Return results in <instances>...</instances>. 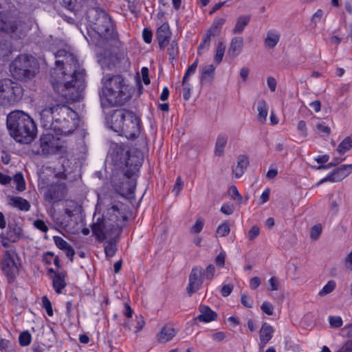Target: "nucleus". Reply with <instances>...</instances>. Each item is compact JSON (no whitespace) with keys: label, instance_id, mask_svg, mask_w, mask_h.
Returning <instances> with one entry per match:
<instances>
[{"label":"nucleus","instance_id":"1","mask_svg":"<svg viewBox=\"0 0 352 352\" xmlns=\"http://www.w3.org/2000/svg\"><path fill=\"white\" fill-rule=\"evenodd\" d=\"M55 58L65 57L66 63L71 65L72 72L67 74L63 71L64 60H56V68L50 72V83L54 90L67 102L79 101L85 89V70L80 69L76 57L65 50H59L54 54Z\"/></svg>","mask_w":352,"mask_h":352},{"label":"nucleus","instance_id":"10","mask_svg":"<svg viewBox=\"0 0 352 352\" xmlns=\"http://www.w3.org/2000/svg\"><path fill=\"white\" fill-rule=\"evenodd\" d=\"M24 89L21 85L8 78L0 80V104L14 106L21 100Z\"/></svg>","mask_w":352,"mask_h":352},{"label":"nucleus","instance_id":"54","mask_svg":"<svg viewBox=\"0 0 352 352\" xmlns=\"http://www.w3.org/2000/svg\"><path fill=\"white\" fill-rule=\"evenodd\" d=\"M34 226L41 230L43 232H47L48 231V227L44 222V221L41 219H36L33 223Z\"/></svg>","mask_w":352,"mask_h":352},{"label":"nucleus","instance_id":"8","mask_svg":"<svg viewBox=\"0 0 352 352\" xmlns=\"http://www.w3.org/2000/svg\"><path fill=\"white\" fill-rule=\"evenodd\" d=\"M67 142L52 133H43L39 138V142L35 143L32 151L36 155L48 157L55 155H62L66 153Z\"/></svg>","mask_w":352,"mask_h":352},{"label":"nucleus","instance_id":"3","mask_svg":"<svg viewBox=\"0 0 352 352\" xmlns=\"http://www.w3.org/2000/svg\"><path fill=\"white\" fill-rule=\"evenodd\" d=\"M110 156L114 166L122 169L124 179H126V182L121 183L120 193L128 195L133 194L136 186V179L132 177L139 171L143 158L131 155L125 149L124 145L117 143L112 144Z\"/></svg>","mask_w":352,"mask_h":352},{"label":"nucleus","instance_id":"16","mask_svg":"<svg viewBox=\"0 0 352 352\" xmlns=\"http://www.w3.org/2000/svg\"><path fill=\"white\" fill-rule=\"evenodd\" d=\"M172 33L168 22L164 23L157 30L156 39L157 40L160 49L164 50L168 44Z\"/></svg>","mask_w":352,"mask_h":352},{"label":"nucleus","instance_id":"45","mask_svg":"<svg viewBox=\"0 0 352 352\" xmlns=\"http://www.w3.org/2000/svg\"><path fill=\"white\" fill-rule=\"evenodd\" d=\"M241 302L244 307L252 308L254 301L253 299L250 296H248L247 293H243L241 294Z\"/></svg>","mask_w":352,"mask_h":352},{"label":"nucleus","instance_id":"4","mask_svg":"<svg viewBox=\"0 0 352 352\" xmlns=\"http://www.w3.org/2000/svg\"><path fill=\"white\" fill-rule=\"evenodd\" d=\"M105 122L109 128L128 140L136 139L141 133L140 117L125 108L109 111L105 116Z\"/></svg>","mask_w":352,"mask_h":352},{"label":"nucleus","instance_id":"34","mask_svg":"<svg viewBox=\"0 0 352 352\" xmlns=\"http://www.w3.org/2000/svg\"><path fill=\"white\" fill-rule=\"evenodd\" d=\"M118 239H116V237H111L107 242V245L104 247V253L107 257H112L115 255L116 251L118 250V247L116 245Z\"/></svg>","mask_w":352,"mask_h":352},{"label":"nucleus","instance_id":"39","mask_svg":"<svg viewBox=\"0 0 352 352\" xmlns=\"http://www.w3.org/2000/svg\"><path fill=\"white\" fill-rule=\"evenodd\" d=\"M13 180L16 184V188L18 191L23 192L25 190V181L21 172L16 173L13 177Z\"/></svg>","mask_w":352,"mask_h":352},{"label":"nucleus","instance_id":"40","mask_svg":"<svg viewBox=\"0 0 352 352\" xmlns=\"http://www.w3.org/2000/svg\"><path fill=\"white\" fill-rule=\"evenodd\" d=\"M336 283L334 280H331L327 282V283L322 287V289L319 292L318 295L320 296H324L330 293H331L336 288Z\"/></svg>","mask_w":352,"mask_h":352},{"label":"nucleus","instance_id":"52","mask_svg":"<svg viewBox=\"0 0 352 352\" xmlns=\"http://www.w3.org/2000/svg\"><path fill=\"white\" fill-rule=\"evenodd\" d=\"M330 207L331 210L333 211L334 214H336L339 210V204L341 201V199L338 197V199H333V197H330Z\"/></svg>","mask_w":352,"mask_h":352},{"label":"nucleus","instance_id":"56","mask_svg":"<svg viewBox=\"0 0 352 352\" xmlns=\"http://www.w3.org/2000/svg\"><path fill=\"white\" fill-rule=\"evenodd\" d=\"M229 192L233 199H237L239 204L242 202L243 197L235 186H232L229 189Z\"/></svg>","mask_w":352,"mask_h":352},{"label":"nucleus","instance_id":"50","mask_svg":"<svg viewBox=\"0 0 352 352\" xmlns=\"http://www.w3.org/2000/svg\"><path fill=\"white\" fill-rule=\"evenodd\" d=\"M322 232V226L320 224H316L311 228V238L314 240L318 239Z\"/></svg>","mask_w":352,"mask_h":352},{"label":"nucleus","instance_id":"46","mask_svg":"<svg viewBox=\"0 0 352 352\" xmlns=\"http://www.w3.org/2000/svg\"><path fill=\"white\" fill-rule=\"evenodd\" d=\"M54 241L56 245L61 250H64L69 245V243L59 236H54Z\"/></svg>","mask_w":352,"mask_h":352},{"label":"nucleus","instance_id":"17","mask_svg":"<svg viewBox=\"0 0 352 352\" xmlns=\"http://www.w3.org/2000/svg\"><path fill=\"white\" fill-rule=\"evenodd\" d=\"M122 204L118 203L112 205L111 207L107 209L109 221L118 223L120 219H122L123 221H126L127 219V217L122 212Z\"/></svg>","mask_w":352,"mask_h":352},{"label":"nucleus","instance_id":"63","mask_svg":"<svg viewBox=\"0 0 352 352\" xmlns=\"http://www.w3.org/2000/svg\"><path fill=\"white\" fill-rule=\"evenodd\" d=\"M316 128L320 133H324L327 136H328L330 134V128L326 126L323 122L318 123L316 125Z\"/></svg>","mask_w":352,"mask_h":352},{"label":"nucleus","instance_id":"32","mask_svg":"<svg viewBox=\"0 0 352 352\" xmlns=\"http://www.w3.org/2000/svg\"><path fill=\"white\" fill-rule=\"evenodd\" d=\"M228 142V137L224 134H219L215 143L214 153L217 156H221L224 152V148Z\"/></svg>","mask_w":352,"mask_h":352},{"label":"nucleus","instance_id":"29","mask_svg":"<svg viewBox=\"0 0 352 352\" xmlns=\"http://www.w3.org/2000/svg\"><path fill=\"white\" fill-rule=\"evenodd\" d=\"M280 34L276 30H270L267 33L264 44L266 47L273 49L279 42Z\"/></svg>","mask_w":352,"mask_h":352},{"label":"nucleus","instance_id":"61","mask_svg":"<svg viewBox=\"0 0 352 352\" xmlns=\"http://www.w3.org/2000/svg\"><path fill=\"white\" fill-rule=\"evenodd\" d=\"M234 206L230 204H224L221 207V212L225 214H232L234 212Z\"/></svg>","mask_w":352,"mask_h":352},{"label":"nucleus","instance_id":"15","mask_svg":"<svg viewBox=\"0 0 352 352\" xmlns=\"http://www.w3.org/2000/svg\"><path fill=\"white\" fill-rule=\"evenodd\" d=\"M22 229L16 224H8L6 234H0V241L4 248L10 247V243L16 242L21 236Z\"/></svg>","mask_w":352,"mask_h":352},{"label":"nucleus","instance_id":"55","mask_svg":"<svg viewBox=\"0 0 352 352\" xmlns=\"http://www.w3.org/2000/svg\"><path fill=\"white\" fill-rule=\"evenodd\" d=\"M184 186V182L180 176H178L176 179L175 184L173 188V192L175 193L176 195H179L181 190H182Z\"/></svg>","mask_w":352,"mask_h":352},{"label":"nucleus","instance_id":"35","mask_svg":"<svg viewBox=\"0 0 352 352\" xmlns=\"http://www.w3.org/2000/svg\"><path fill=\"white\" fill-rule=\"evenodd\" d=\"M17 25L8 21L6 19L3 18L0 16V30L5 32H14L16 30Z\"/></svg>","mask_w":352,"mask_h":352},{"label":"nucleus","instance_id":"14","mask_svg":"<svg viewBox=\"0 0 352 352\" xmlns=\"http://www.w3.org/2000/svg\"><path fill=\"white\" fill-rule=\"evenodd\" d=\"M351 173H352V164L341 165L339 167L333 169V170L329 173L325 177L320 179L317 183V185L322 184L325 182H340L346 177H347Z\"/></svg>","mask_w":352,"mask_h":352},{"label":"nucleus","instance_id":"12","mask_svg":"<svg viewBox=\"0 0 352 352\" xmlns=\"http://www.w3.org/2000/svg\"><path fill=\"white\" fill-rule=\"evenodd\" d=\"M67 186L64 183H53L50 185L44 192V199L53 204L61 201L67 194Z\"/></svg>","mask_w":352,"mask_h":352},{"label":"nucleus","instance_id":"33","mask_svg":"<svg viewBox=\"0 0 352 352\" xmlns=\"http://www.w3.org/2000/svg\"><path fill=\"white\" fill-rule=\"evenodd\" d=\"M258 119L261 122L266 120V118L268 113V106L265 100L261 99L258 100L257 104Z\"/></svg>","mask_w":352,"mask_h":352},{"label":"nucleus","instance_id":"11","mask_svg":"<svg viewBox=\"0 0 352 352\" xmlns=\"http://www.w3.org/2000/svg\"><path fill=\"white\" fill-rule=\"evenodd\" d=\"M14 256H16L14 250H8L4 252L1 261V270L10 284L13 283L19 275V265L14 261Z\"/></svg>","mask_w":352,"mask_h":352},{"label":"nucleus","instance_id":"26","mask_svg":"<svg viewBox=\"0 0 352 352\" xmlns=\"http://www.w3.org/2000/svg\"><path fill=\"white\" fill-rule=\"evenodd\" d=\"M60 5L67 10L72 12L74 14L78 12L84 6L87 0H59Z\"/></svg>","mask_w":352,"mask_h":352},{"label":"nucleus","instance_id":"53","mask_svg":"<svg viewBox=\"0 0 352 352\" xmlns=\"http://www.w3.org/2000/svg\"><path fill=\"white\" fill-rule=\"evenodd\" d=\"M260 234V228L257 226H252L248 232V239L254 241Z\"/></svg>","mask_w":352,"mask_h":352},{"label":"nucleus","instance_id":"5","mask_svg":"<svg viewBox=\"0 0 352 352\" xmlns=\"http://www.w3.org/2000/svg\"><path fill=\"white\" fill-rule=\"evenodd\" d=\"M102 80L103 86L99 96L102 109L122 106L131 99L129 87L122 75H107Z\"/></svg>","mask_w":352,"mask_h":352},{"label":"nucleus","instance_id":"2","mask_svg":"<svg viewBox=\"0 0 352 352\" xmlns=\"http://www.w3.org/2000/svg\"><path fill=\"white\" fill-rule=\"evenodd\" d=\"M41 126L57 134L67 135L78 126V114L67 104H56L40 113Z\"/></svg>","mask_w":352,"mask_h":352},{"label":"nucleus","instance_id":"21","mask_svg":"<svg viewBox=\"0 0 352 352\" xmlns=\"http://www.w3.org/2000/svg\"><path fill=\"white\" fill-rule=\"evenodd\" d=\"M243 47V38L241 36H236L232 38L228 49V56L232 58H236L242 52Z\"/></svg>","mask_w":352,"mask_h":352},{"label":"nucleus","instance_id":"43","mask_svg":"<svg viewBox=\"0 0 352 352\" xmlns=\"http://www.w3.org/2000/svg\"><path fill=\"white\" fill-rule=\"evenodd\" d=\"M230 232V225L227 221L221 223L217 229V234H219L221 236L228 235Z\"/></svg>","mask_w":352,"mask_h":352},{"label":"nucleus","instance_id":"42","mask_svg":"<svg viewBox=\"0 0 352 352\" xmlns=\"http://www.w3.org/2000/svg\"><path fill=\"white\" fill-rule=\"evenodd\" d=\"M32 336L28 331H23L19 336V342L21 346H28L31 343Z\"/></svg>","mask_w":352,"mask_h":352},{"label":"nucleus","instance_id":"62","mask_svg":"<svg viewBox=\"0 0 352 352\" xmlns=\"http://www.w3.org/2000/svg\"><path fill=\"white\" fill-rule=\"evenodd\" d=\"M142 37L146 43H151L152 41L153 33L152 31L148 28H144L142 32Z\"/></svg>","mask_w":352,"mask_h":352},{"label":"nucleus","instance_id":"27","mask_svg":"<svg viewBox=\"0 0 352 352\" xmlns=\"http://www.w3.org/2000/svg\"><path fill=\"white\" fill-rule=\"evenodd\" d=\"M177 334V331L170 325H164L158 334L160 342H167L171 340Z\"/></svg>","mask_w":352,"mask_h":352},{"label":"nucleus","instance_id":"20","mask_svg":"<svg viewBox=\"0 0 352 352\" xmlns=\"http://www.w3.org/2000/svg\"><path fill=\"white\" fill-rule=\"evenodd\" d=\"M105 225V220L98 218L97 221L94 222L91 226L92 232L96 236L98 242H103L107 239V236L104 233Z\"/></svg>","mask_w":352,"mask_h":352},{"label":"nucleus","instance_id":"44","mask_svg":"<svg viewBox=\"0 0 352 352\" xmlns=\"http://www.w3.org/2000/svg\"><path fill=\"white\" fill-rule=\"evenodd\" d=\"M41 300H42L43 307L45 309L47 314L49 316H53V309H52V303H51L50 300H49V298L47 297V296H44L42 297Z\"/></svg>","mask_w":352,"mask_h":352},{"label":"nucleus","instance_id":"64","mask_svg":"<svg viewBox=\"0 0 352 352\" xmlns=\"http://www.w3.org/2000/svg\"><path fill=\"white\" fill-rule=\"evenodd\" d=\"M336 352H352V339L348 340L338 351Z\"/></svg>","mask_w":352,"mask_h":352},{"label":"nucleus","instance_id":"31","mask_svg":"<svg viewBox=\"0 0 352 352\" xmlns=\"http://www.w3.org/2000/svg\"><path fill=\"white\" fill-rule=\"evenodd\" d=\"M250 15H242L237 18L236 23L234 28L232 30L233 34L241 33L245 27L249 23L250 21Z\"/></svg>","mask_w":352,"mask_h":352},{"label":"nucleus","instance_id":"28","mask_svg":"<svg viewBox=\"0 0 352 352\" xmlns=\"http://www.w3.org/2000/svg\"><path fill=\"white\" fill-rule=\"evenodd\" d=\"M215 67L213 65L205 66L201 71L200 76L201 84L209 83L210 84L214 76Z\"/></svg>","mask_w":352,"mask_h":352},{"label":"nucleus","instance_id":"59","mask_svg":"<svg viewBox=\"0 0 352 352\" xmlns=\"http://www.w3.org/2000/svg\"><path fill=\"white\" fill-rule=\"evenodd\" d=\"M136 326L135 327V333L140 331L145 324V321L142 316H136Z\"/></svg>","mask_w":352,"mask_h":352},{"label":"nucleus","instance_id":"9","mask_svg":"<svg viewBox=\"0 0 352 352\" xmlns=\"http://www.w3.org/2000/svg\"><path fill=\"white\" fill-rule=\"evenodd\" d=\"M10 68L14 78L24 81L33 78L38 71L37 60L28 54L16 56L12 61Z\"/></svg>","mask_w":352,"mask_h":352},{"label":"nucleus","instance_id":"6","mask_svg":"<svg viewBox=\"0 0 352 352\" xmlns=\"http://www.w3.org/2000/svg\"><path fill=\"white\" fill-rule=\"evenodd\" d=\"M6 125L10 135L17 142L30 144L36 137L37 126L35 122L23 111L14 110L8 113Z\"/></svg>","mask_w":352,"mask_h":352},{"label":"nucleus","instance_id":"58","mask_svg":"<svg viewBox=\"0 0 352 352\" xmlns=\"http://www.w3.org/2000/svg\"><path fill=\"white\" fill-rule=\"evenodd\" d=\"M204 226V220L199 218L196 220L195 223L192 228V232L194 233H199L201 232Z\"/></svg>","mask_w":352,"mask_h":352},{"label":"nucleus","instance_id":"37","mask_svg":"<svg viewBox=\"0 0 352 352\" xmlns=\"http://www.w3.org/2000/svg\"><path fill=\"white\" fill-rule=\"evenodd\" d=\"M225 50L226 45L224 42L219 41L216 47L215 54L214 56V60L217 64L221 63L225 54Z\"/></svg>","mask_w":352,"mask_h":352},{"label":"nucleus","instance_id":"25","mask_svg":"<svg viewBox=\"0 0 352 352\" xmlns=\"http://www.w3.org/2000/svg\"><path fill=\"white\" fill-rule=\"evenodd\" d=\"M249 164V160L246 155H240L238 157L237 166L232 168V172L236 178L241 177L245 173Z\"/></svg>","mask_w":352,"mask_h":352},{"label":"nucleus","instance_id":"13","mask_svg":"<svg viewBox=\"0 0 352 352\" xmlns=\"http://www.w3.org/2000/svg\"><path fill=\"white\" fill-rule=\"evenodd\" d=\"M204 273V269L201 267L195 266L192 267L189 275V283L186 287L190 296L200 289L203 284Z\"/></svg>","mask_w":352,"mask_h":352},{"label":"nucleus","instance_id":"24","mask_svg":"<svg viewBox=\"0 0 352 352\" xmlns=\"http://www.w3.org/2000/svg\"><path fill=\"white\" fill-rule=\"evenodd\" d=\"M121 232L122 228L119 226V223L106 221L104 233L107 238L116 237V239H119Z\"/></svg>","mask_w":352,"mask_h":352},{"label":"nucleus","instance_id":"18","mask_svg":"<svg viewBox=\"0 0 352 352\" xmlns=\"http://www.w3.org/2000/svg\"><path fill=\"white\" fill-rule=\"evenodd\" d=\"M199 311L200 315L195 318V320L208 323L217 319V314L207 305H201L199 307Z\"/></svg>","mask_w":352,"mask_h":352},{"label":"nucleus","instance_id":"30","mask_svg":"<svg viewBox=\"0 0 352 352\" xmlns=\"http://www.w3.org/2000/svg\"><path fill=\"white\" fill-rule=\"evenodd\" d=\"M226 19L225 17H216L214 18L211 26L207 30L212 36H219L221 33L222 26L225 23Z\"/></svg>","mask_w":352,"mask_h":352},{"label":"nucleus","instance_id":"51","mask_svg":"<svg viewBox=\"0 0 352 352\" xmlns=\"http://www.w3.org/2000/svg\"><path fill=\"white\" fill-rule=\"evenodd\" d=\"M261 310L268 316H272L274 311L273 305L267 301L263 302L261 307Z\"/></svg>","mask_w":352,"mask_h":352},{"label":"nucleus","instance_id":"36","mask_svg":"<svg viewBox=\"0 0 352 352\" xmlns=\"http://www.w3.org/2000/svg\"><path fill=\"white\" fill-rule=\"evenodd\" d=\"M352 148V136L345 138L338 145L337 151L344 154Z\"/></svg>","mask_w":352,"mask_h":352},{"label":"nucleus","instance_id":"38","mask_svg":"<svg viewBox=\"0 0 352 352\" xmlns=\"http://www.w3.org/2000/svg\"><path fill=\"white\" fill-rule=\"evenodd\" d=\"M212 34H210L209 32H206V34L203 35L202 40L201 43L199 45L197 50L198 54L201 55V50L206 49L208 50L210 46V40Z\"/></svg>","mask_w":352,"mask_h":352},{"label":"nucleus","instance_id":"22","mask_svg":"<svg viewBox=\"0 0 352 352\" xmlns=\"http://www.w3.org/2000/svg\"><path fill=\"white\" fill-rule=\"evenodd\" d=\"M67 272H58L52 277V286L56 294H61L63 289L67 286Z\"/></svg>","mask_w":352,"mask_h":352},{"label":"nucleus","instance_id":"57","mask_svg":"<svg viewBox=\"0 0 352 352\" xmlns=\"http://www.w3.org/2000/svg\"><path fill=\"white\" fill-rule=\"evenodd\" d=\"M182 87L184 91L183 98L186 101H187L190 99L191 96V86L188 82H186V83L182 84Z\"/></svg>","mask_w":352,"mask_h":352},{"label":"nucleus","instance_id":"60","mask_svg":"<svg viewBox=\"0 0 352 352\" xmlns=\"http://www.w3.org/2000/svg\"><path fill=\"white\" fill-rule=\"evenodd\" d=\"M234 289V286L232 284H227L224 285L221 289V294L223 297L228 296L232 292Z\"/></svg>","mask_w":352,"mask_h":352},{"label":"nucleus","instance_id":"48","mask_svg":"<svg viewBox=\"0 0 352 352\" xmlns=\"http://www.w3.org/2000/svg\"><path fill=\"white\" fill-rule=\"evenodd\" d=\"M178 53V45L176 41H173L170 43V47L168 48V54L169 57L172 59L175 58Z\"/></svg>","mask_w":352,"mask_h":352},{"label":"nucleus","instance_id":"49","mask_svg":"<svg viewBox=\"0 0 352 352\" xmlns=\"http://www.w3.org/2000/svg\"><path fill=\"white\" fill-rule=\"evenodd\" d=\"M204 277L206 279L211 280L214 274L215 267L212 264H210L208 265L206 270H204Z\"/></svg>","mask_w":352,"mask_h":352},{"label":"nucleus","instance_id":"23","mask_svg":"<svg viewBox=\"0 0 352 352\" xmlns=\"http://www.w3.org/2000/svg\"><path fill=\"white\" fill-rule=\"evenodd\" d=\"M8 199V204L12 207L18 208L21 211L30 210L31 206L27 199L18 196H11Z\"/></svg>","mask_w":352,"mask_h":352},{"label":"nucleus","instance_id":"47","mask_svg":"<svg viewBox=\"0 0 352 352\" xmlns=\"http://www.w3.org/2000/svg\"><path fill=\"white\" fill-rule=\"evenodd\" d=\"M329 322L331 327H340L342 324L343 321L340 316H331L329 317Z\"/></svg>","mask_w":352,"mask_h":352},{"label":"nucleus","instance_id":"19","mask_svg":"<svg viewBox=\"0 0 352 352\" xmlns=\"http://www.w3.org/2000/svg\"><path fill=\"white\" fill-rule=\"evenodd\" d=\"M274 331V329L273 327L267 322H264L262 324L259 331V346L261 349L264 348L265 345L270 342L273 336Z\"/></svg>","mask_w":352,"mask_h":352},{"label":"nucleus","instance_id":"7","mask_svg":"<svg viewBox=\"0 0 352 352\" xmlns=\"http://www.w3.org/2000/svg\"><path fill=\"white\" fill-rule=\"evenodd\" d=\"M87 34L92 38L97 36L105 40L116 41L118 34L114 32L111 19L104 11L98 8H90L87 12Z\"/></svg>","mask_w":352,"mask_h":352},{"label":"nucleus","instance_id":"41","mask_svg":"<svg viewBox=\"0 0 352 352\" xmlns=\"http://www.w3.org/2000/svg\"><path fill=\"white\" fill-rule=\"evenodd\" d=\"M198 65V58H197L190 66H188L184 77L182 79V83L184 84L186 82H188L189 77L190 75L195 74Z\"/></svg>","mask_w":352,"mask_h":352}]
</instances>
